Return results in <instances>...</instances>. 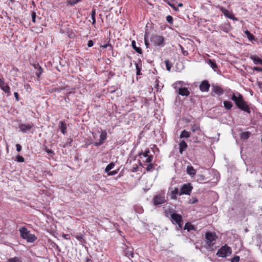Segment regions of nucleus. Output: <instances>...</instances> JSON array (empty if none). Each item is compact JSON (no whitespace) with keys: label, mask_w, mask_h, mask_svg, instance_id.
Instances as JSON below:
<instances>
[{"label":"nucleus","mask_w":262,"mask_h":262,"mask_svg":"<svg viewBox=\"0 0 262 262\" xmlns=\"http://www.w3.org/2000/svg\"><path fill=\"white\" fill-rule=\"evenodd\" d=\"M231 99L239 109L249 114L250 113L251 111L247 102L244 100L243 96L239 93L233 94Z\"/></svg>","instance_id":"nucleus-1"},{"label":"nucleus","mask_w":262,"mask_h":262,"mask_svg":"<svg viewBox=\"0 0 262 262\" xmlns=\"http://www.w3.org/2000/svg\"><path fill=\"white\" fill-rule=\"evenodd\" d=\"M20 236L22 238L26 239L29 243H33L36 241L37 237L34 234H30L27 228L24 226L19 228Z\"/></svg>","instance_id":"nucleus-2"},{"label":"nucleus","mask_w":262,"mask_h":262,"mask_svg":"<svg viewBox=\"0 0 262 262\" xmlns=\"http://www.w3.org/2000/svg\"><path fill=\"white\" fill-rule=\"evenodd\" d=\"M183 83V81H178L173 84L174 88L179 95L183 96H188L190 92L187 88L182 87Z\"/></svg>","instance_id":"nucleus-3"},{"label":"nucleus","mask_w":262,"mask_h":262,"mask_svg":"<svg viewBox=\"0 0 262 262\" xmlns=\"http://www.w3.org/2000/svg\"><path fill=\"white\" fill-rule=\"evenodd\" d=\"M232 252L230 247L226 245L223 246L220 249L218 250L216 255L220 257H226L229 256Z\"/></svg>","instance_id":"nucleus-4"},{"label":"nucleus","mask_w":262,"mask_h":262,"mask_svg":"<svg viewBox=\"0 0 262 262\" xmlns=\"http://www.w3.org/2000/svg\"><path fill=\"white\" fill-rule=\"evenodd\" d=\"M217 238V236L214 232H207L205 234L206 244L209 247H211L215 244Z\"/></svg>","instance_id":"nucleus-5"},{"label":"nucleus","mask_w":262,"mask_h":262,"mask_svg":"<svg viewBox=\"0 0 262 262\" xmlns=\"http://www.w3.org/2000/svg\"><path fill=\"white\" fill-rule=\"evenodd\" d=\"M170 219L173 224L178 225L180 228H182L183 222L181 215L176 213H172L170 214Z\"/></svg>","instance_id":"nucleus-6"},{"label":"nucleus","mask_w":262,"mask_h":262,"mask_svg":"<svg viewBox=\"0 0 262 262\" xmlns=\"http://www.w3.org/2000/svg\"><path fill=\"white\" fill-rule=\"evenodd\" d=\"M151 41L155 46H164V38L163 36L155 35L151 37Z\"/></svg>","instance_id":"nucleus-7"},{"label":"nucleus","mask_w":262,"mask_h":262,"mask_svg":"<svg viewBox=\"0 0 262 262\" xmlns=\"http://www.w3.org/2000/svg\"><path fill=\"white\" fill-rule=\"evenodd\" d=\"M192 189L193 187L190 183L184 184L181 187L179 195L182 194L190 195Z\"/></svg>","instance_id":"nucleus-8"},{"label":"nucleus","mask_w":262,"mask_h":262,"mask_svg":"<svg viewBox=\"0 0 262 262\" xmlns=\"http://www.w3.org/2000/svg\"><path fill=\"white\" fill-rule=\"evenodd\" d=\"M166 201L164 194H157L154 196L152 202L155 205H159L165 203Z\"/></svg>","instance_id":"nucleus-9"},{"label":"nucleus","mask_w":262,"mask_h":262,"mask_svg":"<svg viewBox=\"0 0 262 262\" xmlns=\"http://www.w3.org/2000/svg\"><path fill=\"white\" fill-rule=\"evenodd\" d=\"M150 152V151L149 149H146L144 152H141L139 154V156H143V157L144 158L143 160L144 162H145L146 163H150L153 159V156L152 155H149V153ZM141 158H142V157H141Z\"/></svg>","instance_id":"nucleus-10"},{"label":"nucleus","mask_w":262,"mask_h":262,"mask_svg":"<svg viewBox=\"0 0 262 262\" xmlns=\"http://www.w3.org/2000/svg\"><path fill=\"white\" fill-rule=\"evenodd\" d=\"M33 126V123H21L19 125L18 128L21 132L26 133L29 132Z\"/></svg>","instance_id":"nucleus-11"},{"label":"nucleus","mask_w":262,"mask_h":262,"mask_svg":"<svg viewBox=\"0 0 262 262\" xmlns=\"http://www.w3.org/2000/svg\"><path fill=\"white\" fill-rule=\"evenodd\" d=\"M0 88L5 93L8 94V96L11 95L10 88L7 83L5 82L3 79L0 78Z\"/></svg>","instance_id":"nucleus-12"},{"label":"nucleus","mask_w":262,"mask_h":262,"mask_svg":"<svg viewBox=\"0 0 262 262\" xmlns=\"http://www.w3.org/2000/svg\"><path fill=\"white\" fill-rule=\"evenodd\" d=\"M222 13L227 18H229L231 19L234 20H237V18L235 17L234 15L232 13V12H230L229 10H227L225 8L222 7L220 9Z\"/></svg>","instance_id":"nucleus-13"},{"label":"nucleus","mask_w":262,"mask_h":262,"mask_svg":"<svg viewBox=\"0 0 262 262\" xmlns=\"http://www.w3.org/2000/svg\"><path fill=\"white\" fill-rule=\"evenodd\" d=\"M210 88V84L206 80L202 82L200 85V89L202 92H208Z\"/></svg>","instance_id":"nucleus-14"},{"label":"nucleus","mask_w":262,"mask_h":262,"mask_svg":"<svg viewBox=\"0 0 262 262\" xmlns=\"http://www.w3.org/2000/svg\"><path fill=\"white\" fill-rule=\"evenodd\" d=\"M165 2L175 11H179V9L176 6V1L175 0H165Z\"/></svg>","instance_id":"nucleus-15"},{"label":"nucleus","mask_w":262,"mask_h":262,"mask_svg":"<svg viewBox=\"0 0 262 262\" xmlns=\"http://www.w3.org/2000/svg\"><path fill=\"white\" fill-rule=\"evenodd\" d=\"M34 69L36 70V75L38 78H39L42 73L43 70L38 63H35L33 65Z\"/></svg>","instance_id":"nucleus-16"},{"label":"nucleus","mask_w":262,"mask_h":262,"mask_svg":"<svg viewBox=\"0 0 262 262\" xmlns=\"http://www.w3.org/2000/svg\"><path fill=\"white\" fill-rule=\"evenodd\" d=\"M213 92L219 96L222 95L224 92L223 89L219 85L213 86Z\"/></svg>","instance_id":"nucleus-17"},{"label":"nucleus","mask_w":262,"mask_h":262,"mask_svg":"<svg viewBox=\"0 0 262 262\" xmlns=\"http://www.w3.org/2000/svg\"><path fill=\"white\" fill-rule=\"evenodd\" d=\"M250 58L253 61L255 64H259L262 65V59L259 57L255 55H252L250 56Z\"/></svg>","instance_id":"nucleus-18"},{"label":"nucleus","mask_w":262,"mask_h":262,"mask_svg":"<svg viewBox=\"0 0 262 262\" xmlns=\"http://www.w3.org/2000/svg\"><path fill=\"white\" fill-rule=\"evenodd\" d=\"M220 29L221 30L227 33L230 31L231 26L229 24H225L221 25Z\"/></svg>","instance_id":"nucleus-19"},{"label":"nucleus","mask_w":262,"mask_h":262,"mask_svg":"<svg viewBox=\"0 0 262 262\" xmlns=\"http://www.w3.org/2000/svg\"><path fill=\"white\" fill-rule=\"evenodd\" d=\"M187 147V144L184 141H182L179 144V151L181 154H182L183 151H184Z\"/></svg>","instance_id":"nucleus-20"},{"label":"nucleus","mask_w":262,"mask_h":262,"mask_svg":"<svg viewBox=\"0 0 262 262\" xmlns=\"http://www.w3.org/2000/svg\"><path fill=\"white\" fill-rule=\"evenodd\" d=\"M186 171L187 173L191 176H193L196 173V170L192 166H188L186 169Z\"/></svg>","instance_id":"nucleus-21"},{"label":"nucleus","mask_w":262,"mask_h":262,"mask_svg":"<svg viewBox=\"0 0 262 262\" xmlns=\"http://www.w3.org/2000/svg\"><path fill=\"white\" fill-rule=\"evenodd\" d=\"M59 127L61 132L63 135H64L66 133V129H67L66 124L64 122L61 121V122H60Z\"/></svg>","instance_id":"nucleus-22"},{"label":"nucleus","mask_w":262,"mask_h":262,"mask_svg":"<svg viewBox=\"0 0 262 262\" xmlns=\"http://www.w3.org/2000/svg\"><path fill=\"white\" fill-rule=\"evenodd\" d=\"M107 138V133L105 130H102L100 135L99 141L104 143V141Z\"/></svg>","instance_id":"nucleus-23"},{"label":"nucleus","mask_w":262,"mask_h":262,"mask_svg":"<svg viewBox=\"0 0 262 262\" xmlns=\"http://www.w3.org/2000/svg\"><path fill=\"white\" fill-rule=\"evenodd\" d=\"M180 190L179 189L175 188L171 192V198L172 199H176L178 195H179Z\"/></svg>","instance_id":"nucleus-24"},{"label":"nucleus","mask_w":262,"mask_h":262,"mask_svg":"<svg viewBox=\"0 0 262 262\" xmlns=\"http://www.w3.org/2000/svg\"><path fill=\"white\" fill-rule=\"evenodd\" d=\"M6 262H23L21 258L19 257L15 256L8 258Z\"/></svg>","instance_id":"nucleus-25"},{"label":"nucleus","mask_w":262,"mask_h":262,"mask_svg":"<svg viewBox=\"0 0 262 262\" xmlns=\"http://www.w3.org/2000/svg\"><path fill=\"white\" fill-rule=\"evenodd\" d=\"M132 46L133 48L139 54H141L142 53V49L140 48L137 47L136 46V43L135 40H133L132 41Z\"/></svg>","instance_id":"nucleus-26"},{"label":"nucleus","mask_w":262,"mask_h":262,"mask_svg":"<svg viewBox=\"0 0 262 262\" xmlns=\"http://www.w3.org/2000/svg\"><path fill=\"white\" fill-rule=\"evenodd\" d=\"M223 103L224 107L228 110H231L233 106L232 102L229 101H224Z\"/></svg>","instance_id":"nucleus-27"},{"label":"nucleus","mask_w":262,"mask_h":262,"mask_svg":"<svg viewBox=\"0 0 262 262\" xmlns=\"http://www.w3.org/2000/svg\"><path fill=\"white\" fill-rule=\"evenodd\" d=\"M190 136V134L189 132L184 130L182 132L180 135V138H188Z\"/></svg>","instance_id":"nucleus-28"},{"label":"nucleus","mask_w":262,"mask_h":262,"mask_svg":"<svg viewBox=\"0 0 262 262\" xmlns=\"http://www.w3.org/2000/svg\"><path fill=\"white\" fill-rule=\"evenodd\" d=\"M184 229H186L188 231H190L191 230H194L195 227L191 224L189 223H187L185 225Z\"/></svg>","instance_id":"nucleus-29"},{"label":"nucleus","mask_w":262,"mask_h":262,"mask_svg":"<svg viewBox=\"0 0 262 262\" xmlns=\"http://www.w3.org/2000/svg\"><path fill=\"white\" fill-rule=\"evenodd\" d=\"M208 64L213 69L214 71H216V69H217V66L213 60L209 59L208 60Z\"/></svg>","instance_id":"nucleus-30"},{"label":"nucleus","mask_w":262,"mask_h":262,"mask_svg":"<svg viewBox=\"0 0 262 262\" xmlns=\"http://www.w3.org/2000/svg\"><path fill=\"white\" fill-rule=\"evenodd\" d=\"M115 165V164L114 162H111L110 164H108L105 167V172L107 173L111 169L114 168Z\"/></svg>","instance_id":"nucleus-31"},{"label":"nucleus","mask_w":262,"mask_h":262,"mask_svg":"<svg viewBox=\"0 0 262 262\" xmlns=\"http://www.w3.org/2000/svg\"><path fill=\"white\" fill-rule=\"evenodd\" d=\"M95 14H96V10L95 9H93L91 13V18L92 19V25H95L96 24V18H95Z\"/></svg>","instance_id":"nucleus-32"},{"label":"nucleus","mask_w":262,"mask_h":262,"mask_svg":"<svg viewBox=\"0 0 262 262\" xmlns=\"http://www.w3.org/2000/svg\"><path fill=\"white\" fill-rule=\"evenodd\" d=\"M250 135L251 134L248 132H243L241 135V138L243 140L247 139L249 138Z\"/></svg>","instance_id":"nucleus-33"},{"label":"nucleus","mask_w":262,"mask_h":262,"mask_svg":"<svg viewBox=\"0 0 262 262\" xmlns=\"http://www.w3.org/2000/svg\"><path fill=\"white\" fill-rule=\"evenodd\" d=\"M44 150L47 152L49 159L53 157L54 155V152L52 149L45 147Z\"/></svg>","instance_id":"nucleus-34"},{"label":"nucleus","mask_w":262,"mask_h":262,"mask_svg":"<svg viewBox=\"0 0 262 262\" xmlns=\"http://www.w3.org/2000/svg\"><path fill=\"white\" fill-rule=\"evenodd\" d=\"M165 63L166 65L167 70L168 71H170V70L172 66V64L171 63H170L168 60H166L165 61Z\"/></svg>","instance_id":"nucleus-35"},{"label":"nucleus","mask_w":262,"mask_h":262,"mask_svg":"<svg viewBox=\"0 0 262 262\" xmlns=\"http://www.w3.org/2000/svg\"><path fill=\"white\" fill-rule=\"evenodd\" d=\"M80 1H81V0H68L67 3L68 5L73 6Z\"/></svg>","instance_id":"nucleus-36"},{"label":"nucleus","mask_w":262,"mask_h":262,"mask_svg":"<svg viewBox=\"0 0 262 262\" xmlns=\"http://www.w3.org/2000/svg\"><path fill=\"white\" fill-rule=\"evenodd\" d=\"M136 68L137 70L136 74L140 75L141 74V66H140L138 63H136Z\"/></svg>","instance_id":"nucleus-37"},{"label":"nucleus","mask_w":262,"mask_h":262,"mask_svg":"<svg viewBox=\"0 0 262 262\" xmlns=\"http://www.w3.org/2000/svg\"><path fill=\"white\" fill-rule=\"evenodd\" d=\"M15 160L16 161H17L18 162H24L25 161V159L22 156L18 155L16 157Z\"/></svg>","instance_id":"nucleus-38"},{"label":"nucleus","mask_w":262,"mask_h":262,"mask_svg":"<svg viewBox=\"0 0 262 262\" xmlns=\"http://www.w3.org/2000/svg\"><path fill=\"white\" fill-rule=\"evenodd\" d=\"M154 168V165L152 163H150L147 165V166L146 168V170L147 171H151Z\"/></svg>","instance_id":"nucleus-39"},{"label":"nucleus","mask_w":262,"mask_h":262,"mask_svg":"<svg viewBox=\"0 0 262 262\" xmlns=\"http://www.w3.org/2000/svg\"><path fill=\"white\" fill-rule=\"evenodd\" d=\"M180 49H181V50L182 52V54L184 55V56H187L188 55V52L187 51H186L184 50V48L181 45H179Z\"/></svg>","instance_id":"nucleus-40"},{"label":"nucleus","mask_w":262,"mask_h":262,"mask_svg":"<svg viewBox=\"0 0 262 262\" xmlns=\"http://www.w3.org/2000/svg\"><path fill=\"white\" fill-rule=\"evenodd\" d=\"M198 202V200L197 199V198L196 197H193L191 199L189 200V203L192 204H195V203H197Z\"/></svg>","instance_id":"nucleus-41"},{"label":"nucleus","mask_w":262,"mask_h":262,"mask_svg":"<svg viewBox=\"0 0 262 262\" xmlns=\"http://www.w3.org/2000/svg\"><path fill=\"white\" fill-rule=\"evenodd\" d=\"M166 20L170 24H172L173 23V18L170 15H168L166 16Z\"/></svg>","instance_id":"nucleus-42"},{"label":"nucleus","mask_w":262,"mask_h":262,"mask_svg":"<svg viewBox=\"0 0 262 262\" xmlns=\"http://www.w3.org/2000/svg\"><path fill=\"white\" fill-rule=\"evenodd\" d=\"M247 37L249 41L255 40V36L252 33L249 34V35L247 36Z\"/></svg>","instance_id":"nucleus-43"},{"label":"nucleus","mask_w":262,"mask_h":262,"mask_svg":"<svg viewBox=\"0 0 262 262\" xmlns=\"http://www.w3.org/2000/svg\"><path fill=\"white\" fill-rule=\"evenodd\" d=\"M101 48H103V49H105V48H107V47H110V50H113V47L112 46V45L110 44V43H106V44H104L103 45H102Z\"/></svg>","instance_id":"nucleus-44"},{"label":"nucleus","mask_w":262,"mask_h":262,"mask_svg":"<svg viewBox=\"0 0 262 262\" xmlns=\"http://www.w3.org/2000/svg\"><path fill=\"white\" fill-rule=\"evenodd\" d=\"M239 257L238 256H235L231 259V262H239Z\"/></svg>","instance_id":"nucleus-45"},{"label":"nucleus","mask_w":262,"mask_h":262,"mask_svg":"<svg viewBox=\"0 0 262 262\" xmlns=\"http://www.w3.org/2000/svg\"><path fill=\"white\" fill-rule=\"evenodd\" d=\"M199 129V127L196 124H193L191 127V129L192 131V132L194 133L196 130Z\"/></svg>","instance_id":"nucleus-46"},{"label":"nucleus","mask_w":262,"mask_h":262,"mask_svg":"<svg viewBox=\"0 0 262 262\" xmlns=\"http://www.w3.org/2000/svg\"><path fill=\"white\" fill-rule=\"evenodd\" d=\"M32 21L35 23L36 22V13L35 12H32Z\"/></svg>","instance_id":"nucleus-47"},{"label":"nucleus","mask_w":262,"mask_h":262,"mask_svg":"<svg viewBox=\"0 0 262 262\" xmlns=\"http://www.w3.org/2000/svg\"><path fill=\"white\" fill-rule=\"evenodd\" d=\"M253 70L257 72H262V67H254Z\"/></svg>","instance_id":"nucleus-48"},{"label":"nucleus","mask_w":262,"mask_h":262,"mask_svg":"<svg viewBox=\"0 0 262 262\" xmlns=\"http://www.w3.org/2000/svg\"><path fill=\"white\" fill-rule=\"evenodd\" d=\"M108 173V176H114L117 173V170H114L112 171H109Z\"/></svg>","instance_id":"nucleus-49"},{"label":"nucleus","mask_w":262,"mask_h":262,"mask_svg":"<svg viewBox=\"0 0 262 262\" xmlns=\"http://www.w3.org/2000/svg\"><path fill=\"white\" fill-rule=\"evenodd\" d=\"M16 150L18 152H19V151H21V146L20 144H16Z\"/></svg>","instance_id":"nucleus-50"},{"label":"nucleus","mask_w":262,"mask_h":262,"mask_svg":"<svg viewBox=\"0 0 262 262\" xmlns=\"http://www.w3.org/2000/svg\"><path fill=\"white\" fill-rule=\"evenodd\" d=\"M94 45V41L92 40H89L88 42V46L89 47H92Z\"/></svg>","instance_id":"nucleus-51"},{"label":"nucleus","mask_w":262,"mask_h":262,"mask_svg":"<svg viewBox=\"0 0 262 262\" xmlns=\"http://www.w3.org/2000/svg\"><path fill=\"white\" fill-rule=\"evenodd\" d=\"M102 144H103V143L101 142V141H100L99 140V142H95L94 143V146H97V147L101 145Z\"/></svg>","instance_id":"nucleus-52"},{"label":"nucleus","mask_w":262,"mask_h":262,"mask_svg":"<svg viewBox=\"0 0 262 262\" xmlns=\"http://www.w3.org/2000/svg\"><path fill=\"white\" fill-rule=\"evenodd\" d=\"M126 256H130L132 257H134V253L132 251L128 252L126 254Z\"/></svg>","instance_id":"nucleus-53"},{"label":"nucleus","mask_w":262,"mask_h":262,"mask_svg":"<svg viewBox=\"0 0 262 262\" xmlns=\"http://www.w3.org/2000/svg\"><path fill=\"white\" fill-rule=\"evenodd\" d=\"M14 97L16 100V101H19V98H18V94L17 92H14Z\"/></svg>","instance_id":"nucleus-54"},{"label":"nucleus","mask_w":262,"mask_h":262,"mask_svg":"<svg viewBox=\"0 0 262 262\" xmlns=\"http://www.w3.org/2000/svg\"><path fill=\"white\" fill-rule=\"evenodd\" d=\"M138 169V167L136 165V167L134 166L133 168V170H132L133 172H136Z\"/></svg>","instance_id":"nucleus-55"},{"label":"nucleus","mask_w":262,"mask_h":262,"mask_svg":"<svg viewBox=\"0 0 262 262\" xmlns=\"http://www.w3.org/2000/svg\"><path fill=\"white\" fill-rule=\"evenodd\" d=\"M144 41H145V46H146L147 48H148L149 43L148 42V40L146 39V38L145 37L144 38Z\"/></svg>","instance_id":"nucleus-56"},{"label":"nucleus","mask_w":262,"mask_h":262,"mask_svg":"<svg viewBox=\"0 0 262 262\" xmlns=\"http://www.w3.org/2000/svg\"><path fill=\"white\" fill-rule=\"evenodd\" d=\"M200 177V180H204L205 179V177L203 175H199L198 176Z\"/></svg>","instance_id":"nucleus-57"},{"label":"nucleus","mask_w":262,"mask_h":262,"mask_svg":"<svg viewBox=\"0 0 262 262\" xmlns=\"http://www.w3.org/2000/svg\"><path fill=\"white\" fill-rule=\"evenodd\" d=\"M244 32L246 36H248L249 34L251 33L248 30H246Z\"/></svg>","instance_id":"nucleus-58"},{"label":"nucleus","mask_w":262,"mask_h":262,"mask_svg":"<svg viewBox=\"0 0 262 262\" xmlns=\"http://www.w3.org/2000/svg\"><path fill=\"white\" fill-rule=\"evenodd\" d=\"M63 236L64 237V238L67 239H69V235L68 234H63Z\"/></svg>","instance_id":"nucleus-59"},{"label":"nucleus","mask_w":262,"mask_h":262,"mask_svg":"<svg viewBox=\"0 0 262 262\" xmlns=\"http://www.w3.org/2000/svg\"><path fill=\"white\" fill-rule=\"evenodd\" d=\"M143 208H141L139 209V210L138 212L140 213H141L143 212Z\"/></svg>","instance_id":"nucleus-60"},{"label":"nucleus","mask_w":262,"mask_h":262,"mask_svg":"<svg viewBox=\"0 0 262 262\" xmlns=\"http://www.w3.org/2000/svg\"><path fill=\"white\" fill-rule=\"evenodd\" d=\"M178 6V7H182L183 6V5L182 3H179Z\"/></svg>","instance_id":"nucleus-61"}]
</instances>
